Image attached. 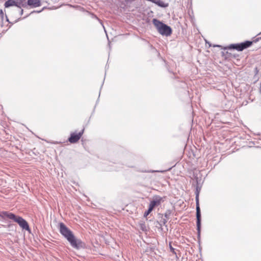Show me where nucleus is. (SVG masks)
<instances>
[{
  "label": "nucleus",
  "mask_w": 261,
  "mask_h": 261,
  "mask_svg": "<svg viewBox=\"0 0 261 261\" xmlns=\"http://www.w3.org/2000/svg\"><path fill=\"white\" fill-rule=\"evenodd\" d=\"M59 230L73 247L79 248L81 242L75 238L72 232L62 222L59 223Z\"/></svg>",
  "instance_id": "nucleus-1"
},
{
  "label": "nucleus",
  "mask_w": 261,
  "mask_h": 261,
  "mask_svg": "<svg viewBox=\"0 0 261 261\" xmlns=\"http://www.w3.org/2000/svg\"><path fill=\"white\" fill-rule=\"evenodd\" d=\"M152 22L161 34L168 36L171 34V28L160 21L156 19H153Z\"/></svg>",
  "instance_id": "nucleus-2"
},
{
  "label": "nucleus",
  "mask_w": 261,
  "mask_h": 261,
  "mask_svg": "<svg viewBox=\"0 0 261 261\" xmlns=\"http://www.w3.org/2000/svg\"><path fill=\"white\" fill-rule=\"evenodd\" d=\"M253 44V41H246L244 42L238 44H230L229 48L230 49H236L238 51H242L251 46Z\"/></svg>",
  "instance_id": "nucleus-3"
},
{
  "label": "nucleus",
  "mask_w": 261,
  "mask_h": 261,
  "mask_svg": "<svg viewBox=\"0 0 261 261\" xmlns=\"http://www.w3.org/2000/svg\"><path fill=\"white\" fill-rule=\"evenodd\" d=\"M84 132V128L82 129L81 131L77 132V131L72 132L70 134L68 140L72 144L77 142L82 137Z\"/></svg>",
  "instance_id": "nucleus-4"
},
{
  "label": "nucleus",
  "mask_w": 261,
  "mask_h": 261,
  "mask_svg": "<svg viewBox=\"0 0 261 261\" xmlns=\"http://www.w3.org/2000/svg\"><path fill=\"white\" fill-rule=\"evenodd\" d=\"M196 201L197 229L198 233H199L200 231V227H201V214H200V209L199 203L198 194H197L196 197Z\"/></svg>",
  "instance_id": "nucleus-5"
},
{
  "label": "nucleus",
  "mask_w": 261,
  "mask_h": 261,
  "mask_svg": "<svg viewBox=\"0 0 261 261\" xmlns=\"http://www.w3.org/2000/svg\"><path fill=\"white\" fill-rule=\"evenodd\" d=\"M15 222H17L22 229L30 230L28 222L22 217L18 216L16 220H15Z\"/></svg>",
  "instance_id": "nucleus-6"
},
{
  "label": "nucleus",
  "mask_w": 261,
  "mask_h": 261,
  "mask_svg": "<svg viewBox=\"0 0 261 261\" xmlns=\"http://www.w3.org/2000/svg\"><path fill=\"white\" fill-rule=\"evenodd\" d=\"M162 201H163V198L160 196H156L150 202L149 207L153 210L155 206L160 205Z\"/></svg>",
  "instance_id": "nucleus-7"
},
{
  "label": "nucleus",
  "mask_w": 261,
  "mask_h": 261,
  "mask_svg": "<svg viewBox=\"0 0 261 261\" xmlns=\"http://www.w3.org/2000/svg\"><path fill=\"white\" fill-rule=\"evenodd\" d=\"M27 5L31 8H34L41 5V0H28Z\"/></svg>",
  "instance_id": "nucleus-8"
},
{
  "label": "nucleus",
  "mask_w": 261,
  "mask_h": 261,
  "mask_svg": "<svg viewBox=\"0 0 261 261\" xmlns=\"http://www.w3.org/2000/svg\"><path fill=\"white\" fill-rule=\"evenodd\" d=\"M3 215L5 217H6L10 219L13 220L14 221H15V220H16V219L17 218V217H18V216H15L13 213H9L7 212H3Z\"/></svg>",
  "instance_id": "nucleus-9"
},
{
  "label": "nucleus",
  "mask_w": 261,
  "mask_h": 261,
  "mask_svg": "<svg viewBox=\"0 0 261 261\" xmlns=\"http://www.w3.org/2000/svg\"><path fill=\"white\" fill-rule=\"evenodd\" d=\"M16 5V2L15 0H8L5 3V7L6 8Z\"/></svg>",
  "instance_id": "nucleus-10"
},
{
  "label": "nucleus",
  "mask_w": 261,
  "mask_h": 261,
  "mask_svg": "<svg viewBox=\"0 0 261 261\" xmlns=\"http://www.w3.org/2000/svg\"><path fill=\"white\" fill-rule=\"evenodd\" d=\"M152 210L149 207L147 211H146L144 214V217H147L152 212Z\"/></svg>",
  "instance_id": "nucleus-11"
},
{
  "label": "nucleus",
  "mask_w": 261,
  "mask_h": 261,
  "mask_svg": "<svg viewBox=\"0 0 261 261\" xmlns=\"http://www.w3.org/2000/svg\"><path fill=\"white\" fill-rule=\"evenodd\" d=\"M169 246H170V249L171 251L172 252H173V253L176 254V253L174 251V249L172 247V246H171L170 243L169 244Z\"/></svg>",
  "instance_id": "nucleus-12"
}]
</instances>
